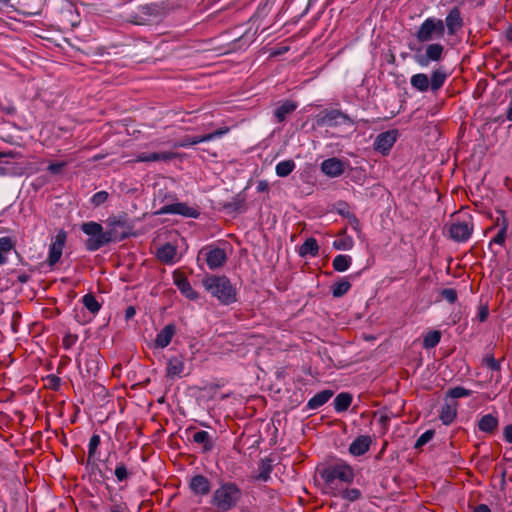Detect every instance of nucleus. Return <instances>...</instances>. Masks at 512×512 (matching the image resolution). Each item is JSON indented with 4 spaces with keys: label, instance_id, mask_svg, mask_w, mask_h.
Wrapping results in <instances>:
<instances>
[{
    "label": "nucleus",
    "instance_id": "34",
    "mask_svg": "<svg viewBox=\"0 0 512 512\" xmlns=\"http://www.w3.org/2000/svg\"><path fill=\"white\" fill-rule=\"evenodd\" d=\"M352 263V258L349 255L340 254L337 255L333 261L332 266L337 272H345L349 269Z\"/></svg>",
    "mask_w": 512,
    "mask_h": 512
},
{
    "label": "nucleus",
    "instance_id": "19",
    "mask_svg": "<svg viewBox=\"0 0 512 512\" xmlns=\"http://www.w3.org/2000/svg\"><path fill=\"white\" fill-rule=\"evenodd\" d=\"M444 26L447 28L449 35H454L463 26V19L458 8H453L447 14Z\"/></svg>",
    "mask_w": 512,
    "mask_h": 512
},
{
    "label": "nucleus",
    "instance_id": "59",
    "mask_svg": "<svg viewBox=\"0 0 512 512\" xmlns=\"http://www.w3.org/2000/svg\"><path fill=\"white\" fill-rule=\"evenodd\" d=\"M6 253L0 251V266L5 264L7 261V258L5 256Z\"/></svg>",
    "mask_w": 512,
    "mask_h": 512
},
{
    "label": "nucleus",
    "instance_id": "31",
    "mask_svg": "<svg viewBox=\"0 0 512 512\" xmlns=\"http://www.w3.org/2000/svg\"><path fill=\"white\" fill-rule=\"evenodd\" d=\"M319 252V246L315 238H308L299 248V254L302 257L312 256L315 257Z\"/></svg>",
    "mask_w": 512,
    "mask_h": 512
},
{
    "label": "nucleus",
    "instance_id": "12",
    "mask_svg": "<svg viewBox=\"0 0 512 512\" xmlns=\"http://www.w3.org/2000/svg\"><path fill=\"white\" fill-rule=\"evenodd\" d=\"M397 130H388L377 135L373 147L375 151L387 155L397 140Z\"/></svg>",
    "mask_w": 512,
    "mask_h": 512
},
{
    "label": "nucleus",
    "instance_id": "41",
    "mask_svg": "<svg viewBox=\"0 0 512 512\" xmlns=\"http://www.w3.org/2000/svg\"><path fill=\"white\" fill-rule=\"evenodd\" d=\"M482 365L491 371L499 372L501 370L500 361L496 360L492 354H486L483 357Z\"/></svg>",
    "mask_w": 512,
    "mask_h": 512
},
{
    "label": "nucleus",
    "instance_id": "51",
    "mask_svg": "<svg viewBox=\"0 0 512 512\" xmlns=\"http://www.w3.org/2000/svg\"><path fill=\"white\" fill-rule=\"evenodd\" d=\"M67 165L66 162H56V163H50L47 167V170L51 174H59L61 173L62 169Z\"/></svg>",
    "mask_w": 512,
    "mask_h": 512
},
{
    "label": "nucleus",
    "instance_id": "24",
    "mask_svg": "<svg viewBox=\"0 0 512 512\" xmlns=\"http://www.w3.org/2000/svg\"><path fill=\"white\" fill-rule=\"evenodd\" d=\"M346 121H350L349 117L339 110L328 111L320 119L321 124L328 126H335Z\"/></svg>",
    "mask_w": 512,
    "mask_h": 512
},
{
    "label": "nucleus",
    "instance_id": "26",
    "mask_svg": "<svg viewBox=\"0 0 512 512\" xmlns=\"http://www.w3.org/2000/svg\"><path fill=\"white\" fill-rule=\"evenodd\" d=\"M332 396V390H323L309 399V401L307 402V407L312 410L318 409L325 403H327Z\"/></svg>",
    "mask_w": 512,
    "mask_h": 512
},
{
    "label": "nucleus",
    "instance_id": "14",
    "mask_svg": "<svg viewBox=\"0 0 512 512\" xmlns=\"http://www.w3.org/2000/svg\"><path fill=\"white\" fill-rule=\"evenodd\" d=\"M189 488L193 495L198 497L207 496L211 491V482L204 475L198 474L191 477Z\"/></svg>",
    "mask_w": 512,
    "mask_h": 512
},
{
    "label": "nucleus",
    "instance_id": "33",
    "mask_svg": "<svg viewBox=\"0 0 512 512\" xmlns=\"http://www.w3.org/2000/svg\"><path fill=\"white\" fill-rule=\"evenodd\" d=\"M354 246V240L351 236L345 234L343 230L340 237L333 242V248L340 251L351 250Z\"/></svg>",
    "mask_w": 512,
    "mask_h": 512
},
{
    "label": "nucleus",
    "instance_id": "39",
    "mask_svg": "<svg viewBox=\"0 0 512 512\" xmlns=\"http://www.w3.org/2000/svg\"><path fill=\"white\" fill-rule=\"evenodd\" d=\"M441 340V333L437 330L428 332L423 338V347L426 349L434 348Z\"/></svg>",
    "mask_w": 512,
    "mask_h": 512
},
{
    "label": "nucleus",
    "instance_id": "29",
    "mask_svg": "<svg viewBox=\"0 0 512 512\" xmlns=\"http://www.w3.org/2000/svg\"><path fill=\"white\" fill-rule=\"evenodd\" d=\"M411 86L419 92H426L430 88L429 77L424 73L414 74L410 79Z\"/></svg>",
    "mask_w": 512,
    "mask_h": 512
},
{
    "label": "nucleus",
    "instance_id": "9",
    "mask_svg": "<svg viewBox=\"0 0 512 512\" xmlns=\"http://www.w3.org/2000/svg\"><path fill=\"white\" fill-rule=\"evenodd\" d=\"M66 240L67 233L63 229L59 230L55 237L52 239V242L49 245V252L47 257V263L49 266H54L59 262L66 244Z\"/></svg>",
    "mask_w": 512,
    "mask_h": 512
},
{
    "label": "nucleus",
    "instance_id": "8",
    "mask_svg": "<svg viewBox=\"0 0 512 512\" xmlns=\"http://www.w3.org/2000/svg\"><path fill=\"white\" fill-rule=\"evenodd\" d=\"M228 132H229L228 127H221L212 133H208V134H205L202 136H186L183 139H181L180 141L175 142L173 144V147L174 148H186V147H190V146H193V145H196L199 143L209 142L214 139L221 138Z\"/></svg>",
    "mask_w": 512,
    "mask_h": 512
},
{
    "label": "nucleus",
    "instance_id": "58",
    "mask_svg": "<svg viewBox=\"0 0 512 512\" xmlns=\"http://www.w3.org/2000/svg\"><path fill=\"white\" fill-rule=\"evenodd\" d=\"M504 184L507 189L512 191V179L506 178Z\"/></svg>",
    "mask_w": 512,
    "mask_h": 512
},
{
    "label": "nucleus",
    "instance_id": "64",
    "mask_svg": "<svg viewBox=\"0 0 512 512\" xmlns=\"http://www.w3.org/2000/svg\"><path fill=\"white\" fill-rule=\"evenodd\" d=\"M265 187H266V185H265V184L260 183V184L258 185V191H263V190L265 189Z\"/></svg>",
    "mask_w": 512,
    "mask_h": 512
},
{
    "label": "nucleus",
    "instance_id": "55",
    "mask_svg": "<svg viewBox=\"0 0 512 512\" xmlns=\"http://www.w3.org/2000/svg\"><path fill=\"white\" fill-rule=\"evenodd\" d=\"M478 316H479L480 321H484V320L487 318V316H488V311H487V309H486V308H482V309L480 310V312H479V315H478Z\"/></svg>",
    "mask_w": 512,
    "mask_h": 512
},
{
    "label": "nucleus",
    "instance_id": "2",
    "mask_svg": "<svg viewBox=\"0 0 512 512\" xmlns=\"http://www.w3.org/2000/svg\"><path fill=\"white\" fill-rule=\"evenodd\" d=\"M203 287L223 305H229L237 300L236 288L226 276H208L202 281Z\"/></svg>",
    "mask_w": 512,
    "mask_h": 512
},
{
    "label": "nucleus",
    "instance_id": "56",
    "mask_svg": "<svg viewBox=\"0 0 512 512\" xmlns=\"http://www.w3.org/2000/svg\"><path fill=\"white\" fill-rule=\"evenodd\" d=\"M506 118L509 121H512V102L509 104V107L506 112Z\"/></svg>",
    "mask_w": 512,
    "mask_h": 512
},
{
    "label": "nucleus",
    "instance_id": "57",
    "mask_svg": "<svg viewBox=\"0 0 512 512\" xmlns=\"http://www.w3.org/2000/svg\"><path fill=\"white\" fill-rule=\"evenodd\" d=\"M134 314H135V309L133 307H128L126 310V317L130 318V317L134 316Z\"/></svg>",
    "mask_w": 512,
    "mask_h": 512
},
{
    "label": "nucleus",
    "instance_id": "4",
    "mask_svg": "<svg viewBox=\"0 0 512 512\" xmlns=\"http://www.w3.org/2000/svg\"><path fill=\"white\" fill-rule=\"evenodd\" d=\"M444 33V21L434 17H429L420 25L416 31L415 37L419 42L426 43L434 39L442 38Z\"/></svg>",
    "mask_w": 512,
    "mask_h": 512
},
{
    "label": "nucleus",
    "instance_id": "45",
    "mask_svg": "<svg viewBox=\"0 0 512 512\" xmlns=\"http://www.w3.org/2000/svg\"><path fill=\"white\" fill-rule=\"evenodd\" d=\"M470 395L471 391L461 386L451 388L447 392V396L453 399L468 397Z\"/></svg>",
    "mask_w": 512,
    "mask_h": 512
},
{
    "label": "nucleus",
    "instance_id": "28",
    "mask_svg": "<svg viewBox=\"0 0 512 512\" xmlns=\"http://www.w3.org/2000/svg\"><path fill=\"white\" fill-rule=\"evenodd\" d=\"M457 415V407L456 403L454 404H444L441 407L439 418L444 425H450L456 418Z\"/></svg>",
    "mask_w": 512,
    "mask_h": 512
},
{
    "label": "nucleus",
    "instance_id": "49",
    "mask_svg": "<svg viewBox=\"0 0 512 512\" xmlns=\"http://www.w3.org/2000/svg\"><path fill=\"white\" fill-rule=\"evenodd\" d=\"M434 431L433 430H427L425 431L416 441L415 448H420L427 444L432 438L434 437Z\"/></svg>",
    "mask_w": 512,
    "mask_h": 512
},
{
    "label": "nucleus",
    "instance_id": "16",
    "mask_svg": "<svg viewBox=\"0 0 512 512\" xmlns=\"http://www.w3.org/2000/svg\"><path fill=\"white\" fill-rule=\"evenodd\" d=\"M372 444V438L369 435H360L355 438L349 446V452L353 456L365 454Z\"/></svg>",
    "mask_w": 512,
    "mask_h": 512
},
{
    "label": "nucleus",
    "instance_id": "7",
    "mask_svg": "<svg viewBox=\"0 0 512 512\" xmlns=\"http://www.w3.org/2000/svg\"><path fill=\"white\" fill-rule=\"evenodd\" d=\"M198 257H202L211 270L222 267L227 261L226 250L214 245L203 247Z\"/></svg>",
    "mask_w": 512,
    "mask_h": 512
},
{
    "label": "nucleus",
    "instance_id": "54",
    "mask_svg": "<svg viewBox=\"0 0 512 512\" xmlns=\"http://www.w3.org/2000/svg\"><path fill=\"white\" fill-rule=\"evenodd\" d=\"M473 512H491L489 507L485 504H480L475 507Z\"/></svg>",
    "mask_w": 512,
    "mask_h": 512
},
{
    "label": "nucleus",
    "instance_id": "36",
    "mask_svg": "<svg viewBox=\"0 0 512 512\" xmlns=\"http://www.w3.org/2000/svg\"><path fill=\"white\" fill-rule=\"evenodd\" d=\"M350 288L351 283L347 279L343 278L331 286L332 295L335 298L342 297L350 290Z\"/></svg>",
    "mask_w": 512,
    "mask_h": 512
},
{
    "label": "nucleus",
    "instance_id": "21",
    "mask_svg": "<svg viewBox=\"0 0 512 512\" xmlns=\"http://www.w3.org/2000/svg\"><path fill=\"white\" fill-rule=\"evenodd\" d=\"M176 332V327L173 324L166 325L162 330H160L155 338V346L157 348H165L167 347L174 337Z\"/></svg>",
    "mask_w": 512,
    "mask_h": 512
},
{
    "label": "nucleus",
    "instance_id": "37",
    "mask_svg": "<svg viewBox=\"0 0 512 512\" xmlns=\"http://www.w3.org/2000/svg\"><path fill=\"white\" fill-rule=\"evenodd\" d=\"M295 167H296L295 162L293 160L289 159V160H284V161L279 162L275 167V171H276L277 176L287 177L289 174H291L293 172Z\"/></svg>",
    "mask_w": 512,
    "mask_h": 512
},
{
    "label": "nucleus",
    "instance_id": "17",
    "mask_svg": "<svg viewBox=\"0 0 512 512\" xmlns=\"http://www.w3.org/2000/svg\"><path fill=\"white\" fill-rule=\"evenodd\" d=\"M177 154L174 152L164 151V152H152V153H139L135 162H158V161H170L175 159Z\"/></svg>",
    "mask_w": 512,
    "mask_h": 512
},
{
    "label": "nucleus",
    "instance_id": "30",
    "mask_svg": "<svg viewBox=\"0 0 512 512\" xmlns=\"http://www.w3.org/2000/svg\"><path fill=\"white\" fill-rule=\"evenodd\" d=\"M498 426V419L492 414H486L478 422V428L485 433H492Z\"/></svg>",
    "mask_w": 512,
    "mask_h": 512
},
{
    "label": "nucleus",
    "instance_id": "5",
    "mask_svg": "<svg viewBox=\"0 0 512 512\" xmlns=\"http://www.w3.org/2000/svg\"><path fill=\"white\" fill-rule=\"evenodd\" d=\"M81 230L89 236L85 242V247L88 251H97L108 244L104 240L107 236L101 224L94 221L85 222L81 225Z\"/></svg>",
    "mask_w": 512,
    "mask_h": 512
},
{
    "label": "nucleus",
    "instance_id": "50",
    "mask_svg": "<svg viewBox=\"0 0 512 512\" xmlns=\"http://www.w3.org/2000/svg\"><path fill=\"white\" fill-rule=\"evenodd\" d=\"M14 248V244L10 237L0 238V251L4 253L10 252Z\"/></svg>",
    "mask_w": 512,
    "mask_h": 512
},
{
    "label": "nucleus",
    "instance_id": "38",
    "mask_svg": "<svg viewBox=\"0 0 512 512\" xmlns=\"http://www.w3.org/2000/svg\"><path fill=\"white\" fill-rule=\"evenodd\" d=\"M193 441L197 444H202L205 452L212 450L213 444L210 441V435L207 431L201 430L193 435Z\"/></svg>",
    "mask_w": 512,
    "mask_h": 512
},
{
    "label": "nucleus",
    "instance_id": "48",
    "mask_svg": "<svg viewBox=\"0 0 512 512\" xmlns=\"http://www.w3.org/2000/svg\"><path fill=\"white\" fill-rule=\"evenodd\" d=\"M108 197H109V194L106 191H99L91 197L90 201H91L92 205H94L95 207H98V206L102 205L103 203H105L107 201Z\"/></svg>",
    "mask_w": 512,
    "mask_h": 512
},
{
    "label": "nucleus",
    "instance_id": "62",
    "mask_svg": "<svg viewBox=\"0 0 512 512\" xmlns=\"http://www.w3.org/2000/svg\"><path fill=\"white\" fill-rule=\"evenodd\" d=\"M347 211H349V209H348V208H343V209H340V210H339V213H340L342 216H344V217H346V218H347Z\"/></svg>",
    "mask_w": 512,
    "mask_h": 512
},
{
    "label": "nucleus",
    "instance_id": "47",
    "mask_svg": "<svg viewBox=\"0 0 512 512\" xmlns=\"http://www.w3.org/2000/svg\"><path fill=\"white\" fill-rule=\"evenodd\" d=\"M440 295L443 299H445L450 304H453L457 301L458 294L457 291L453 288H445L440 292Z\"/></svg>",
    "mask_w": 512,
    "mask_h": 512
},
{
    "label": "nucleus",
    "instance_id": "32",
    "mask_svg": "<svg viewBox=\"0 0 512 512\" xmlns=\"http://www.w3.org/2000/svg\"><path fill=\"white\" fill-rule=\"evenodd\" d=\"M448 75L443 69H435L431 74L430 89L433 92L438 91L444 85Z\"/></svg>",
    "mask_w": 512,
    "mask_h": 512
},
{
    "label": "nucleus",
    "instance_id": "15",
    "mask_svg": "<svg viewBox=\"0 0 512 512\" xmlns=\"http://www.w3.org/2000/svg\"><path fill=\"white\" fill-rule=\"evenodd\" d=\"M321 171L328 177H339L345 171L344 162L335 157L326 159L321 163Z\"/></svg>",
    "mask_w": 512,
    "mask_h": 512
},
{
    "label": "nucleus",
    "instance_id": "11",
    "mask_svg": "<svg viewBox=\"0 0 512 512\" xmlns=\"http://www.w3.org/2000/svg\"><path fill=\"white\" fill-rule=\"evenodd\" d=\"M444 54V46L440 43H432L427 45L424 55H415L416 63L421 67H427L430 62H439Z\"/></svg>",
    "mask_w": 512,
    "mask_h": 512
},
{
    "label": "nucleus",
    "instance_id": "6",
    "mask_svg": "<svg viewBox=\"0 0 512 512\" xmlns=\"http://www.w3.org/2000/svg\"><path fill=\"white\" fill-rule=\"evenodd\" d=\"M107 226V238L104 240H106L108 244L111 242H120L130 236V227L127 221L122 217H110L107 220Z\"/></svg>",
    "mask_w": 512,
    "mask_h": 512
},
{
    "label": "nucleus",
    "instance_id": "10",
    "mask_svg": "<svg viewBox=\"0 0 512 512\" xmlns=\"http://www.w3.org/2000/svg\"><path fill=\"white\" fill-rule=\"evenodd\" d=\"M156 214H176L189 218H198L200 215L199 210L196 207L189 206L186 203L176 202L162 206Z\"/></svg>",
    "mask_w": 512,
    "mask_h": 512
},
{
    "label": "nucleus",
    "instance_id": "23",
    "mask_svg": "<svg viewBox=\"0 0 512 512\" xmlns=\"http://www.w3.org/2000/svg\"><path fill=\"white\" fill-rule=\"evenodd\" d=\"M184 359L182 356H174L168 360L166 376L169 378L180 377L184 371Z\"/></svg>",
    "mask_w": 512,
    "mask_h": 512
},
{
    "label": "nucleus",
    "instance_id": "25",
    "mask_svg": "<svg viewBox=\"0 0 512 512\" xmlns=\"http://www.w3.org/2000/svg\"><path fill=\"white\" fill-rule=\"evenodd\" d=\"M156 256L160 261L164 263H175L177 250L173 245L165 244L157 249Z\"/></svg>",
    "mask_w": 512,
    "mask_h": 512
},
{
    "label": "nucleus",
    "instance_id": "35",
    "mask_svg": "<svg viewBox=\"0 0 512 512\" xmlns=\"http://www.w3.org/2000/svg\"><path fill=\"white\" fill-rule=\"evenodd\" d=\"M352 403V396L349 393H340L334 399V409L337 412L346 411Z\"/></svg>",
    "mask_w": 512,
    "mask_h": 512
},
{
    "label": "nucleus",
    "instance_id": "1",
    "mask_svg": "<svg viewBox=\"0 0 512 512\" xmlns=\"http://www.w3.org/2000/svg\"><path fill=\"white\" fill-rule=\"evenodd\" d=\"M242 495V490L236 483L221 482L211 494L210 505L217 512H228L238 506Z\"/></svg>",
    "mask_w": 512,
    "mask_h": 512
},
{
    "label": "nucleus",
    "instance_id": "27",
    "mask_svg": "<svg viewBox=\"0 0 512 512\" xmlns=\"http://www.w3.org/2000/svg\"><path fill=\"white\" fill-rule=\"evenodd\" d=\"M297 108V104L292 101H285L274 110V117L277 122H283L289 114L294 112Z\"/></svg>",
    "mask_w": 512,
    "mask_h": 512
},
{
    "label": "nucleus",
    "instance_id": "40",
    "mask_svg": "<svg viewBox=\"0 0 512 512\" xmlns=\"http://www.w3.org/2000/svg\"><path fill=\"white\" fill-rule=\"evenodd\" d=\"M82 302H83L84 306L93 314H96L101 308L100 303L97 301L95 296L92 294L84 295L82 298Z\"/></svg>",
    "mask_w": 512,
    "mask_h": 512
},
{
    "label": "nucleus",
    "instance_id": "18",
    "mask_svg": "<svg viewBox=\"0 0 512 512\" xmlns=\"http://www.w3.org/2000/svg\"><path fill=\"white\" fill-rule=\"evenodd\" d=\"M107 501V512H130L123 496L115 491L109 490Z\"/></svg>",
    "mask_w": 512,
    "mask_h": 512
},
{
    "label": "nucleus",
    "instance_id": "44",
    "mask_svg": "<svg viewBox=\"0 0 512 512\" xmlns=\"http://www.w3.org/2000/svg\"><path fill=\"white\" fill-rule=\"evenodd\" d=\"M271 471H272L271 465L269 463L262 461L259 466V472H258L257 476L255 477V479L266 482L270 479Z\"/></svg>",
    "mask_w": 512,
    "mask_h": 512
},
{
    "label": "nucleus",
    "instance_id": "52",
    "mask_svg": "<svg viewBox=\"0 0 512 512\" xmlns=\"http://www.w3.org/2000/svg\"><path fill=\"white\" fill-rule=\"evenodd\" d=\"M347 219L349 220V224L352 226V228L355 230V231H359L360 230V223H359V220L358 218L355 216L354 213H352L351 211H347Z\"/></svg>",
    "mask_w": 512,
    "mask_h": 512
},
{
    "label": "nucleus",
    "instance_id": "3",
    "mask_svg": "<svg viewBox=\"0 0 512 512\" xmlns=\"http://www.w3.org/2000/svg\"><path fill=\"white\" fill-rule=\"evenodd\" d=\"M326 489L332 490L336 481L351 483L354 479L353 468L347 463L341 462L326 467L321 472Z\"/></svg>",
    "mask_w": 512,
    "mask_h": 512
},
{
    "label": "nucleus",
    "instance_id": "13",
    "mask_svg": "<svg viewBox=\"0 0 512 512\" xmlns=\"http://www.w3.org/2000/svg\"><path fill=\"white\" fill-rule=\"evenodd\" d=\"M450 237L457 242L467 241L473 232V223L471 220L455 222L449 229Z\"/></svg>",
    "mask_w": 512,
    "mask_h": 512
},
{
    "label": "nucleus",
    "instance_id": "60",
    "mask_svg": "<svg viewBox=\"0 0 512 512\" xmlns=\"http://www.w3.org/2000/svg\"><path fill=\"white\" fill-rule=\"evenodd\" d=\"M18 280L22 283H25L28 280V276L26 274L19 275Z\"/></svg>",
    "mask_w": 512,
    "mask_h": 512
},
{
    "label": "nucleus",
    "instance_id": "22",
    "mask_svg": "<svg viewBox=\"0 0 512 512\" xmlns=\"http://www.w3.org/2000/svg\"><path fill=\"white\" fill-rule=\"evenodd\" d=\"M496 226L498 227V232L494 236L492 242L498 245H503L505 243L509 227L508 219L503 211L499 212V216L496 219Z\"/></svg>",
    "mask_w": 512,
    "mask_h": 512
},
{
    "label": "nucleus",
    "instance_id": "43",
    "mask_svg": "<svg viewBox=\"0 0 512 512\" xmlns=\"http://www.w3.org/2000/svg\"><path fill=\"white\" fill-rule=\"evenodd\" d=\"M99 445L100 436L97 434L92 435L88 444V461L95 458Z\"/></svg>",
    "mask_w": 512,
    "mask_h": 512
},
{
    "label": "nucleus",
    "instance_id": "63",
    "mask_svg": "<svg viewBox=\"0 0 512 512\" xmlns=\"http://www.w3.org/2000/svg\"><path fill=\"white\" fill-rule=\"evenodd\" d=\"M507 39L512 42V27L507 31Z\"/></svg>",
    "mask_w": 512,
    "mask_h": 512
},
{
    "label": "nucleus",
    "instance_id": "53",
    "mask_svg": "<svg viewBox=\"0 0 512 512\" xmlns=\"http://www.w3.org/2000/svg\"><path fill=\"white\" fill-rule=\"evenodd\" d=\"M504 438L508 443L512 444V424L505 427Z\"/></svg>",
    "mask_w": 512,
    "mask_h": 512
},
{
    "label": "nucleus",
    "instance_id": "20",
    "mask_svg": "<svg viewBox=\"0 0 512 512\" xmlns=\"http://www.w3.org/2000/svg\"><path fill=\"white\" fill-rule=\"evenodd\" d=\"M174 284L177 286L180 292L188 299L196 300L198 298L197 292L192 288L190 282L185 276L181 274H175Z\"/></svg>",
    "mask_w": 512,
    "mask_h": 512
},
{
    "label": "nucleus",
    "instance_id": "46",
    "mask_svg": "<svg viewBox=\"0 0 512 512\" xmlns=\"http://www.w3.org/2000/svg\"><path fill=\"white\" fill-rule=\"evenodd\" d=\"M361 495V491L357 488L345 489L341 493V497L350 502L360 499Z\"/></svg>",
    "mask_w": 512,
    "mask_h": 512
},
{
    "label": "nucleus",
    "instance_id": "61",
    "mask_svg": "<svg viewBox=\"0 0 512 512\" xmlns=\"http://www.w3.org/2000/svg\"><path fill=\"white\" fill-rule=\"evenodd\" d=\"M13 157L12 152H0V158Z\"/></svg>",
    "mask_w": 512,
    "mask_h": 512
},
{
    "label": "nucleus",
    "instance_id": "42",
    "mask_svg": "<svg viewBox=\"0 0 512 512\" xmlns=\"http://www.w3.org/2000/svg\"><path fill=\"white\" fill-rule=\"evenodd\" d=\"M114 475L118 482H123L132 475V472L127 469L124 463H118L116 465Z\"/></svg>",
    "mask_w": 512,
    "mask_h": 512
}]
</instances>
